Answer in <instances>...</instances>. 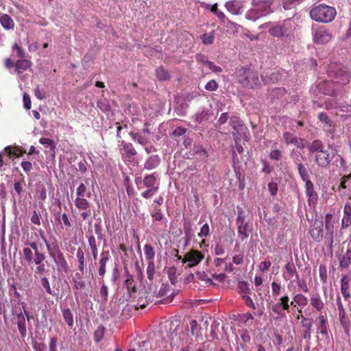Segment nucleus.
I'll return each instance as SVG.
<instances>
[{
  "mask_svg": "<svg viewBox=\"0 0 351 351\" xmlns=\"http://www.w3.org/2000/svg\"><path fill=\"white\" fill-rule=\"evenodd\" d=\"M280 305L282 306V309L284 311H287L289 312L290 305H289V298L287 295H283L280 298Z\"/></svg>",
  "mask_w": 351,
  "mask_h": 351,
  "instance_id": "60",
  "label": "nucleus"
},
{
  "mask_svg": "<svg viewBox=\"0 0 351 351\" xmlns=\"http://www.w3.org/2000/svg\"><path fill=\"white\" fill-rule=\"evenodd\" d=\"M73 289H74V294L75 296L77 298L80 292V291L85 289H86V282L82 279V278L79 277L77 278H73Z\"/></svg>",
  "mask_w": 351,
  "mask_h": 351,
  "instance_id": "32",
  "label": "nucleus"
},
{
  "mask_svg": "<svg viewBox=\"0 0 351 351\" xmlns=\"http://www.w3.org/2000/svg\"><path fill=\"white\" fill-rule=\"evenodd\" d=\"M332 34L324 28L317 29L313 35V41L319 45L328 43L332 38Z\"/></svg>",
  "mask_w": 351,
  "mask_h": 351,
  "instance_id": "8",
  "label": "nucleus"
},
{
  "mask_svg": "<svg viewBox=\"0 0 351 351\" xmlns=\"http://www.w3.org/2000/svg\"><path fill=\"white\" fill-rule=\"evenodd\" d=\"M279 26L280 28V33L282 36H289L292 34L293 29L295 26V23L291 19H287L284 20L282 23H279Z\"/></svg>",
  "mask_w": 351,
  "mask_h": 351,
  "instance_id": "15",
  "label": "nucleus"
},
{
  "mask_svg": "<svg viewBox=\"0 0 351 351\" xmlns=\"http://www.w3.org/2000/svg\"><path fill=\"white\" fill-rule=\"evenodd\" d=\"M0 23L7 30L14 29L15 26L12 19L7 14H0Z\"/></svg>",
  "mask_w": 351,
  "mask_h": 351,
  "instance_id": "23",
  "label": "nucleus"
},
{
  "mask_svg": "<svg viewBox=\"0 0 351 351\" xmlns=\"http://www.w3.org/2000/svg\"><path fill=\"white\" fill-rule=\"evenodd\" d=\"M339 320L345 330H348L350 326V319L346 315V312L342 310L339 313Z\"/></svg>",
  "mask_w": 351,
  "mask_h": 351,
  "instance_id": "44",
  "label": "nucleus"
},
{
  "mask_svg": "<svg viewBox=\"0 0 351 351\" xmlns=\"http://www.w3.org/2000/svg\"><path fill=\"white\" fill-rule=\"evenodd\" d=\"M54 263L56 265L58 271L65 274L69 272V265L64 258V254L61 256V258L60 257L59 258L56 259Z\"/></svg>",
  "mask_w": 351,
  "mask_h": 351,
  "instance_id": "28",
  "label": "nucleus"
},
{
  "mask_svg": "<svg viewBox=\"0 0 351 351\" xmlns=\"http://www.w3.org/2000/svg\"><path fill=\"white\" fill-rule=\"evenodd\" d=\"M269 34L276 37H282L280 33V28L278 23L274 24L273 23V25L269 29Z\"/></svg>",
  "mask_w": 351,
  "mask_h": 351,
  "instance_id": "53",
  "label": "nucleus"
},
{
  "mask_svg": "<svg viewBox=\"0 0 351 351\" xmlns=\"http://www.w3.org/2000/svg\"><path fill=\"white\" fill-rule=\"evenodd\" d=\"M17 326L21 337L25 338L27 335L26 323L25 315L20 313L16 315Z\"/></svg>",
  "mask_w": 351,
  "mask_h": 351,
  "instance_id": "24",
  "label": "nucleus"
},
{
  "mask_svg": "<svg viewBox=\"0 0 351 351\" xmlns=\"http://www.w3.org/2000/svg\"><path fill=\"white\" fill-rule=\"evenodd\" d=\"M173 323L169 321H165L160 323L159 325V333L160 334L162 339H165L169 337V333L172 330Z\"/></svg>",
  "mask_w": 351,
  "mask_h": 351,
  "instance_id": "22",
  "label": "nucleus"
},
{
  "mask_svg": "<svg viewBox=\"0 0 351 351\" xmlns=\"http://www.w3.org/2000/svg\"><path fill=\"white\" fill-rule=\"evenodd\" d=\"M38 237L37 233H32L31 237L28 238L25 242V245H29V248H31L32 250H34V252L40 250L39 247L42 250V245L40 243L38 244Z\"/></svg>",
  "mask_w": 351,
  "mask_h": 351,
  "instance_id": "26",
  "label": "nucleus"
},
{
  "mask_svg": "<svg viewBox=\"0 0 351 351\" xmlns=\"http://www.w3.org/2000/svg\"><path fill=\"white\" fill-rule=\"evenodd\" d=\"M319 323L317 326V332L320 333L326 338H328V319L326 315L320 314L318 317Z\"/></svg>",
  "mask_w": 351,
  "mask_h": 351,
  "instance_id": "14",
  "label": "nucleus"
},
{
  "mask_svg": "<svg viewBox=\"0 0 351 351\" xmlns=\"http://www.w3.org/2000/svg\"><path fill=\"white\" fill-rule=\"evenodd\" d=\"M183 229L187 241H190L193 235V230L189 219H184Z\"/></svg>",
  "mask_w": 351,
  "mask_h": 351,
  "instance_id": "37",
  "label": "nucleus"
},
{
  "mask_svg": "<svg viewBox=\"0 0 351 351\" xmlns=\"http://www.w3.org/2000/svg\"><path fill=\"white\" fill-rule=\"evenodd\" d=\"M294 302L296 304L301 306H305L308 304L306 297L301 293H298L294 296Z\"/></svg>",
  "mask_w": 351,
  "mask_h": 351,
  "instance_id": "51",
  "label": "nucleus"
},
{
  "mask_svg": "<svg viewBox=\"0 0 351 351\" xmlns=\"http://www.w3.org/2000/svg\"><path fill=\"white\" fill-rule=\"evenodd\" d=\"M336 10L331 6L320 4L310 12L311 17L317 22L329 23L332 21L336 16Z\"/></svg>",
  "mask_w": 351,
  "mask_h": 351,
  "instance_id": "2",
  "label": "nucleus"
},
{
  "mask_svg": "<svg viewBox=\"0 0 351 351\" xmlns=\"http://www.w3.org/2000/svg\"><path fill=\"white\" fill-rule=\"evenodd\" d=\"M106 328L104 326H99L94 332V340L99 342L104 337Z\"/></svg>",
  "mask_w": 351,
  "mask_h": 351,
  "instance_id": "52",
  "label": "nucleus"
},
{
  "mask_svg": "<svg viewBox=\"0 0 351 351\" xmlns=\"http://www.w3.org/2000/svg\"><path fill=\"white\" fill-rule=\"evenodd\" d=\"M238 288L239 291L241 293H245V295L249 294L251 291L250 285L247 284L245 281H239L238 283Z\"/></svg>",
  "mask_w": 351,
  "mask_h": 351,
  "instance_id": "56",
  "label": "nucleus"
},
{
  "mask_svg": "<svg viewBox=\"0 0 351 351\" xmlns=\"http://www.w3.org/2000/svg\"><path fill=\"white\" fill-rule=\"evenodd\" d=\"M324 149H325V147H324L322 141L319 139L314 140L308 146V150L309 153L317 154L319 152H321Z\"/></svg>",
  "mask_w": 351,
  "mask_h": 351,
  "instance_id": "30",
  "label": "nucleus"
},
{
  "mask_svg": "<svg viewBox=\"0 0 351 351\" xmlns=\"http://www.w3.org/2000/svg\"><path fill=\"white\" fill-rule=\"evenodd\" d=\"M32 66L31 61L22 58L19 60L15 63L16 71L18 73H22L23 71L27 70Z\"/></svg>",
  "mask_w": 351,
  "mask_h": 351,
  "instance_id": "27",
  "label": "nucleus"
},
{
  "mask_svg": "<svg viewBox=\"0 0 351 351\" xmlns=\"http://www.w3.org/2000/svg\"><path fill=\"white\" fill-rule=\"evenodd\" d=\"M273 0H253L252 6H254L262 16L271 12V5Z\"/></svg>",
  "mask_w": 351,
  "mask_h": 351,
  "instance_id": "10",
  "label": "nucleus"
},
{
  "mask_svg": "<svg viewBox=\"0 0 351 351\" xmlns=\"http://www.w3.org/2000/svg\"><path fill=\"white\" fill-rule=\"evenodd\" d=\"M230 117L228 116V112L222 113L220 115V117H219L215 126L217 128H219L221 125L224 124L228 121V119Z\"/></svg>",
  "mask_w": 351,
  "mask_h": 351,
  "instance_id": "64",
  "label": "nucleus"
},
{
  "mask_svg": "<svg viewBox=\"0 0 351 351\" xmlns=\"http://www.w3.org/2000/svg\"><path fill=\"white\" fill-rule=\"evenodd\" d=\"M230 119V125L234 131L232 133L234 141L241 139L247 141L250 137V132L243 121L237 116H232Z\"/></svg>",
  "mask_w": 351,
  "mask_h": 351,
  "instance_id": "3",
  "label": "nucleus"
},
{
  "mask_svg": "<svg viewBox=\"0 0 351 351\" xmlns=\"http://www.w3.org/2000/svg\"><path fill=\"white\" fill-rule=\"evenodd\" d=\"M202 252L197 250H191L187 252L182 260L183 263H188L187 267H192L198 265L204 258Z\"/></svg>",
  "mask_w": 351,
  "mask_h": 351,
  "instance_id": "6",
  "label": "nucleus"
},
{
  "mask_svg": "<svg viewBox=\"0 0 351 351\" xmlns=\"http://www.w3.org/2000/svg\"><path fill=\"white\" fill-rule=\"evenodd\" d=\"M324 222L322 219H317V217L315 221L311 224L309 233L311 238L317 243H320L324 237Z\"/></svg>",
  "mask_w": 351,
  "mask_h": 351,
  "instance_id": "5",
  "label": "nucleus"
},
{
  "mask_svg": "<svg viewBox=\"0 0 351 351\" xmlns=\"http://www.w3.org/2000/svg\"><path fill=\"white\" fill-rule=\"evenodd\" d=\"M40 284L49 294L53 295V291L51 289L49 281L47 278H42L40 279Z\"/></svg>",
  "mask_w": 351,
  "mask_h": 351,
  "instance_id": "61",
  "label": "nucleus"
},
{
  "mask_svg": "<svg viewBox=\"0 0 351 351\" xmlns=\"http://www.w3.org/2000/svg\"><path fill=\"white\" fill-rule=\"evenodd\" d=\"M307 141L306 139L302 138H298L295 136L293 144H294L298 148L303 149L306 147Z\"/></svg>",
  "mask_w": 351,
  "mask_h": 351,
  "instance_id": "63",
  "label": "nucleus"
},
{
  "mask_svg": "<svg viewBox=\"0 0 351 351\" xmlns=\"http://www.w3.org/2000/svg\"><path fill=\"white\" fill-rule=\"evenodd\" d=\"M88 245L91 249L92 254L94 260L97 258L98 256V248L96 242V239L93 235H90L88 237Z\"/></svg>",
  "mask_w": 351,
  "mask_h": 351,
  "instance_id": "38",
  "label": "nucleus"
},
{
  "mask_svg": "<svg viewBox=\"0 0 351 351\" xmlns=\"http://www.w3.org/2000/svg\"><path fill=\"white\" fill-rule=\"evenodd\" d=\"M156 77L160 81L167 80L170 78V75L162 66L156 71Z\"/></svg>",
  "mask_w": 351,
  "mask_h": 351,
  "instance_id": "46",
  "label": "nucleus"
},
{
  "mask_svg": "<svg viewBox=\"0 0 351 351\" xmlns=\"http://www.w3.org/2000/svg\"><path fill=\"white\" fill-rule=\"evenodd\" d=\"M291 157L293 159L294 163L298 165V163H302L301 159L304 160V158L302 156L301 153L298 151L293 149L291 152Z\"/></svg>",
  "mask_w": 351,
  "mask_h": 351,
  "instance_id": "54",
  "label": "nucleus"
},
{
  "mask_svg": "<svg viewBox=\"0 0 351 351\" xmlns=\"http://www.w3.org/2000/svg\"><path fill=\"white\" fill-rule=\"evenodd\" d=\"M343 217L341 221L342 228H346L351 226V203L346 204L343 208Z\"/></svg>",
  "mask_w": 351,
  "mask_h": 351,
  "instance_id": "20",
  "label": "nucleus"
},
{
  "mask_svg": "<svg viewBox=\"0 0 351 351\" xmlns=\"http://www.w3.org/2000/svg\"><path fill=\"white\" fill-rule=\"evenodd\" d=\"M279 26L280 28V33L282 36H289L292 34L293 29L295 26V23L291 19H287L284 20L282 23H279Z\"/></svg>",
  "mask_w": 351,
  "mask_h": 351,
  "instance_id": "16",
  "label": "nucleus"
},
{
  "mask_svg": "<svg viewBox=\"0 0 351 351\" xmlns=\"http://www.w3.org/2000/svg\"><path fill=\"white\" fill-rule=\"evenodd\" d=\"M23 256L27 264L31 265L33 263V252L31 248L24 247L23 249Z\"/></svg>",
  "mask_w": 351,
  "mask_h": 351,
  "instance_id": "48",
  "label": "nucleus"
},
{
  "mask_svg": "<svg viewBox=\"0 0 351 351\" xmlns=\"http://www.w3.org/2000/svg\"><path fill=\"white\" fill-rule=\"evenodd\" d=\"M305 193L308 197L309 206L315 207L318 200V194L315 190V186L311 181L305 182Z\"/></svg>",
  "mask_w": 351,
  "mask_h": 351,
  "instance_id": "7",
  "label": "nucleus"
},
{
  "mask_svg": "<svg viewBox=\"0 0 351 351\" xmlns=\"http://www.w3.org/2000/svg\"><path fill=\"white\" fill-rule=\"evenodd\" d=\"M319 274L322 282L326 283L327 281V269L326 267L323 264L319 265Z\"/></svg>",
  "mask_w": 351,
  "mask_h": 351,
  "instance_id": "59",
  "label": "nucleus"
},
{
  "mask_svg": "<svg viewBox=\"0 0 351 351\" xmlns=\"http://www.w3.org/2000/svg\"><path fill=\"white\" fill-rule=\"evenodd\" d=\"M237 78L238 82L244 87L255 88L261 86L263 79H260L257 72L250 68L243 66L237 69Z\"/></svg>",
  "mask_w": 351,
  "mask_h": 351,
  "instance_id": "1",
  "label": "nucleus"
},
{
  "mask_svg": "<svg viewBox=\"0 0 351 351\" xmlns=\"http://www.w3.org/2000/svg\"><path fill=\"white\" fill-rule=\"evenodd\" d=\"M310 304L317 311H322L324 306V302L318 293L311 296L310 299Z\"/></svg>",
  "mask_w": 351,
  "mask_h": 351,
  "instance_id": "31",
  "label": "nucleus"
},
{
  "mask_svg": "<svg viewBox=\"0 0 351 351\" xmlns=\"http://www.w3.org/2000/svg\"><path fill=\"white\" fill-rule=\"evenodd\" d=\"M196 276L198 279L205 280L210 283V285H215L216 284L212 281V280L207 277V274L204 271H197L195 273Z\"/></svg>",
  "mask_w": 351,
  "mask_h": 351,
  "instance_id": "62",
  "label": "nucleus"
},
{
  "mask_svg": "<svg viewBox=\"0 0 351 351\" xmlns=\"http://www.w3.org/2000/svg\"><path fill=\"white\" fill-rule=\"evenodd\" d=\"M121 154L126 160L132 161L134 159V156L136 154V152L131 143H125Z\"/></svg>",
  "mask_w": 351,
  "mask_h": 351,
  "instance_id": "21",
  "label": "nucleus"
},
{
  "mask_svg": "<svg viewBox=\"0 0 351 351\" xmlns=\"http://www.w3.org/2000/svg\"><path fill=\"white\" fill-rule=\"evenodd\" d=\"M74 204L76 208L80 210H87L88 208H90V202L82 197H76L74 200Z\"/></svg>",
  "mask_w": 351,
  "mask_h": 351,
  "instance_id": "34",
  "label": "nucleus"
},
{
  "mask_svg": "<svg viewBox=\"0 0 351 351\" xmlns=\"http://www.w3.org/2000/svg\"><path fill=\"white\" fill-rule=\"evenodd\" d=\"M99 296L101 297V300L103 302H106L108 300V289L107 286L104 284V281H102V285L100 288Z\"/></svg>",
  "mask_w": 351,
  "mask_h": 351,
  "instance_id": "58",
  "label": "nucleus"
},
{
  "mask_svg": "<svg viewBox=\"0 0 351 351\" xmlns=\"http://www.w3.org/2000/svg\"><path fill=\"white\" fill-rule=\"evenodd\" d=\"M190 329H187L188 331H190V333L193 336H198L199 329L197 327V322L196 320L193 319L189 323Z\"/></svg>",
  "mask_w": 351,
  "mask_h": 351,
  "instance_id": "55",
  "label": "nucleus"
},
{
  "mask_svg": "<svg viewBox=\"0 0 351 351\" xmlns=\"http://www.w3.org/2000/svg\"><path fill=\"white\" fill-rule=\"evenodd\" d=\"M133 139L138 141V143L145 147V149L147 154L152 152V145H151L150 140L152 138V132L148 128V125L146 123L145 128L143 130L141 134H132Z\"/></svg>",
  "mask_w": 351,
  "mask_h": 351,
  "instance_id": "4",
  "label": "nucleus"
},
{
  "mask_svg": "<svg viewBox=\"0 0 351 351\" xmlns=\"http://www.w3.org/2000/svg\"><path fill=\"white\" fill-rule=\"evenodd\" d=\"M77 197H90V192L88 191L87 186L84 183H81L76 189Z\"/></svg>",
  "mask_w": 351,
  "mask_h": 351,
  "instance_id": "42",
  "label": "nucleus"
},
{
  "mask_svg": "<svg viewBox=\"0 0 351 351\" xmlns=\"http://www.w3.org/2000/svg\"><path fill=\"white\" fill-rule=\"evenodd\" d=\"M62 316L68 326L72 328L73 326V316L71 311L68 308L62 310Z\"/></svg>",
  "mask_w": 351,
  "mask_h": 351,
  "instance_id": "39",
  "label": "nucleus"
},
{
  "mask_svg": "<svg viewBox=\"0 0 351 351\" xmlns=\"http://www.w3.org/2000/svg\"><path fill=\"white\" fill-rule=\"evenodd\" d=\"M124 286L126 287L128 290V294L130 298L132 297L134 293H136L137 291L136 283L134 280L133 276L130 275L129 273L126 274L125 280L124 281Z\"/></svg>",
  "mask_w": 351,
  "mask_h": 351,
  "instance_id": "17",
  "label": "nucleus"
},
{
  "mask_svg": "<svg viewBox=\"0 0 351 351\" xmlns=\"http://www.w3.org/2000/svg\"><path fill=\"white\" fill-rule=\"evenodd\" d=\"M238 208V214L236 220V224L237 227H240V226H243L245 224H249V222L245 221L246 215L245 212L242 208Z\"/></svg>",
  "mask_w": 351,
  "mask_h": 351,
  "instance_id": "43",
  "label": "nucleus"
},
{
  "mask_svg": "<svg viewBox=\"0 0 351 351\" xmlns=\"http://www.w3.org/2000/svg\"><path fill=\"white\" fill-rule=\"evenodd\" d=\"M202 40L204 45L212 44L214 41V32H211L209 34H204L202 36Z\"/></svg>",
  "mask_w": 351,
  "mask_h": 351,
  "instance_id": "57",
  "label": "nucleus"
},
{
  "mask_svg": "<svg viewBox=\"0 0 351 351\" xmlns=\"http://www.w3.org/2000/svg\"><path fill=\"white\" fill-rule=\"evenodd\" d=\"M351 265V248H348L346 254L339 259V266L347 269Z\"/></svg>",
  "mask_w": 351,
  "mask_h": 351,
  "instance_id": "33",
  "label": "nucleus"
},
{
  "mask_svg": "<svg viewBox=\"0 0 351 351\" xmlns=\"http://www.w3.org/2000/svg\"><path fill=\"white\" fill-rule=\"evenodd\" d=\"M330 146H328V149H324L321 152L315 154V161L319 167H326L330 164L332 158L328 152Z\"/></svg>",
  "mask_w": 351,
  "mask_h": 351,
  "instance_id": "9",
  "label": "nucleus"
},
{
  "mask_svg": "<svg viewBox=\"0 0 351 351\" xmlns=\"http://www.w3.org/2000/svg\"><path fill=\"white\" fill-rule=\"evenodd\" d=\"M300 0H283V8L285 10H293L292 14L296 9V5L299 3Z\"/></svg>",
  "mask_w": 351,
  "mask_h": 351,
  "instance_id": "40",
  "label": "nucleus"
},
{
  "mask_svg": "<svg viewBox=\"0 0 351 351\" xmlns=\"http://www.w3.org/2000/svg\"><path fill=\"white\" fill-rule=\"evenodd\" d=\"M325 228L326 230L325 239H328L330 241V245H332L334 237V226L332 223L325 224Z\"/></svg>",
  "mask_w": 351,
  "mask_h": 351,
  "instance_id": "47",
  "label": "nucleus"
},
{
  "mask_svg": "<svg viewBox=\"0 0 351 351\" xmlns=\"http://www.w3.org/2000/svg\"><path fill=\"white\" fill-rule=\"evenodd\" d=\"M226 7L230 12L234 14H241L243 8L241 2L237 0L227 2L226 3Z\"/></svg>",
  "mask_w": 351,
  "mask_h": 351,
  "instance_id": "19",
  "label": "nucleus"
},
{
  "mask_svg": "<svg viewBox=\"0 0 351 351\" xmlns=\"http://www.w3.org/2000/svg\"><path fill=\"white\" fill-rule=\"evenodd\" d=\"M249 224H245L243 226H240V227H237L238 235L242 241L247 239L249 237V233L247 232Z\"/></svg>",
  "mask_w": 351,
  "mask_h": 351,
  "instance_id": "45",
  "label": "nucleus"
},
{
  "mask_svg": "<svg viewBox=\"0 0 351 351\" xmlns=\"http://www.w3.org/2000/svg\"><path fill=\"white\" fill-rule=\"evenodd\" d=\"M76 256H77V261L79 263L78 269L82 273H84L86 264H85L84 252L82 248L79 247L77 249V253H76Z\"/></svg>",
  "mask_w": 351,
  "mask_h": 351,
  "instance_id": "36",
  "label": "nucleus"
},
{
  "mask_svg": "<svg viewBox=\"0 0 351 351\" xmlns=\"http://www.w3.org/2000/svg\"><path fill=\"white\" fill-rule=\"evenodd\" d=\"M337 78H339V82L343 84L350 82V73L346 71H339L337 74Z\"/></svg>",
  "mask_w": 351,
  "mask_h": 351,
  "instance_id": "50",
  "label": "nucleus"
},
{
  "mask_svg": "<svg viewBox=\"0 0 351 351\" xmlns=\"http://www.w3.org/2000/svg\"><path fill=\"white\" fill-rule=\"evenodd\" d=\"M4 152L8 157L15 156L16 158L21 157L25 153V151L22 150L19 147L7 146L4 148Z\"/></svg>",
  "mask_w": 351,
  "mask_h": 351,
  "instance_id": "29",
  "label": "nucleus"
},
{
  "mask_svg": "<svg viewBox=\"0 0 351 351\" xmlns=\"http://www.w3.org/2000/svg\"><path fill=\"white\" fill-rule=\"evenodd\" d=\"M34 252V256H33V263L34 264H39L42 263L46 258L45 254L42 252L41 250H36Z\"/></svg>",
  "mask_w": 351,
  "mask_h": 351,
  "instance_id": "49",
  "label": "nucleus"
},
{
  "mask_svg": "<svg viewBox=\"0 0 351 351\" xmlns=\"http://www.w3.org/2000/svg\"><path fill=\"white\" fill-rule=\"evenodd\" d=\"M145 253L148 259H149V264L147 269V277L149 280L154 278V262L152 260L154 256V249L149 245H145Z\"/></svg>",
  "mask_w": 351,
  "mask_h": 351,
  "instance_id": "13",
  "label": "nucleus"
},
{
  "mask_svg": "<svg viewBox=\"0 0 351 351\" xmlns=\"http://www.w3.org/2000/svg\"><path fill=\"white\" fill-rule=\"evenodd\" d=\"M349 282L350 279L348 276L344 275L342 276L341 279V292L345 299H348L350 297V293L349 291Z\"/></svg>",
  "mask_w": 351,
  "mask_h": 351,
  "instance_id": "25",
  "label": "nucleus"
},
{
  "mask_svg": "<svg viewBox=\"0 0 351 351\" xmlns=\"http://www.w3.org/2000/svg\"><path fill=\"white\" fill-rule=\"evenodd\" d=\"M261 16H263L254 6H252V8L247 11L245 15V18L251 21H256Z\"/></svg>",
  "mask_w": 351,
  "mask_h": 351,
  "instance_id": "41",
  "label": "nucleus"
},
{
  "mask_svg": "<svg viewBox=\"0 0 351 351\" xmlns=\"http://www.w3.org/2000/svg\"><path fill=\"white\" fill-rule=\"evenodd\" d=\"M46 247L49 254V256L53 259V261H55L60 257L61 258V256L63 255V253L62 252L58 245L56 243L53 244L47 243Z\"/></svg>",
  "mask_w": 351,
  "mask_h": 351,
  "instance_id": "18",
  "label": "nucleus"
},
{
  "mask_svg": "<svg viewBox=\"0 0 351 351\" xmlns=\"http://www.w3.org/2000/svg\"><path fill=\"white\" fill-rule=\"evenodd\" d=\"M111 258L110 252L108 250H103L100 254V258L98 262V273L99 275L103 278L106 274V264Z\"/></svg>",
  "mask_w": 351,
  "mask_h": 351,
  "instance_id": "12",
  "label": "nucleus"
},
{
  "mask_svg": "<svg viewBox=\"0 0 351 351\" xmlns=\"http://www.w3.org/2000/svg\"><path fill=\"white\" fill-rule=\"evenodd\" d=\"M299 175L302 181L307 182L311 181L309 178L308 169L302 163H298L297 166Z\"/></svg>",
  "mask_w": 351,
  "mask_h": 351,
  "instance_id": "35",
  "label": "nucleus"
},
{
  "mask_svg": "<svg viewBox=\"0 0 351 351\" xmlns=\"http://www.w3.org/2000/svg\"><path fill=\"white\" fill-rule=\"evenodd\" d=\"M313 324V320L312 318H307L302 315V337L306 340H310L311 338V330Z\"/></svg>",
  "mask_w": 351,
  "mask_h": 351,
  "instance_id": "11",
  "label": "nucleus"
}]
</instances>
